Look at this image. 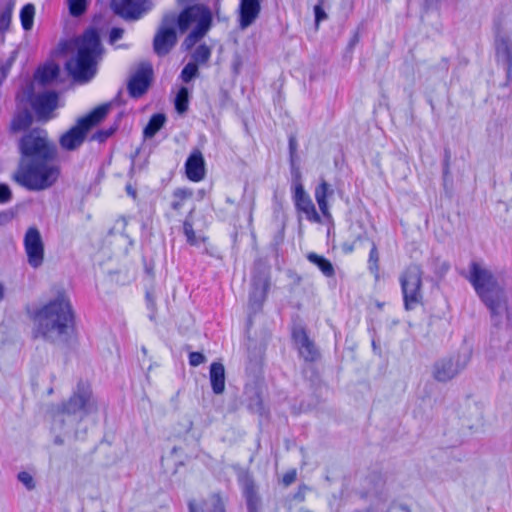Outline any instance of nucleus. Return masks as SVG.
Here are the masks:
<instances>
[{
  "mask_svg": "<svg viewBox=\"0 0 512 512\" xmlns=\"http://www.w3.org/2000/svg\"><path fill=\"white\" fill-rule=\"evenodd\" d=\"M468 280L490 311L491 323L494 329L491 331L490 347L486 354L489 359H493L496 357L493 350L499 348L498 330L504 320L509 317L507 295L494 274L490 270L482 268L475 261L470 263Z\"/></svg>",
  "mask_w": 512,
  "mask_h": 512,
  "instance_id": "1",
  "label": "nucleus"
},
{
  "mask_svg": "<svg viewBox=\"0 0 512 512\" xmlns=\"http://www.w3.org/2000/svg\"><path fill=\"white\" fill-rule=\"evenodd\" d=\"M34 336L50 342L66 339L74 326V313L63 289H57L53 298L34 314Z\"/></svg>",
  "mask_w": 512,
  "mask_h": 512,
  "instance_id": "2",
  "label": "nucleus"
},
{
  "mask_svg": "<svg viewBox=\"0 0 512 512\" xmlns=\"http://www.w3.org/2000/svg\"><path fill=\"white\" fill-rule=\"evenodd\" d=\"M77 55L67 62V70L79 82H87L96 74V66L102 55L98 32L91 28L76 40Z\"/></svg>",
  "mask_w": 512,
  "mask_h": 512,
  "instance_id": "3",
  "label": "nucleus"
},
{
  "mask_svg": "<svg viewBox=\"0 0 512 512\" xmlns=\"http://www.w3.org/2000/svg\"><path fill=\"white\" fill-rule=\"evenodd\" d=\"M60 169L54 160L19 162L14 180L30 191H43L55 184Z\"/></svg>",
  "mask_w": 512,
  "mask_h": 512,
  "instance_id": "4",
  "label": "nucleus"
},
{
  "mask_svg": "<svg viewBox=\"0 0 512 512\" xmlns=\"http://www.w3.org/2000/svg\"><path fill=\"white\" fill-rule=\"evenodd\" d=\"M93 408L91 390L88 384L80 382L73 396L54 414L53 429L60 431L66 420L73 424L78 414H86Z\"/></svg>",
  "mask_w": 512,
  "mask_h": 512,
  "instance_id": "5",
  "label": "nucleus"
},
{
  "mask_svg": "<svg viewBox=\"0 0 512 512\" xmlns=\"http://www.w3.org/2000/svg\"><path fill=\"white\" fill-rule=\"evenodd\" d=\"M21 158L19 162L54 160L56 147L48 140L47 132L34 129L23 136L19 142Z\"/></svg>",
  "mask_w": 512,
  "mask_h": 512,
  "instance_id": "6",
  "label": "nucleus"
},
{
  "mask_svg": "<svg viewBox=\"0 0 512 512\" xmlns=\"http://www.w3.org/2000/svg\"><path fill=\"white\" fill-rule=\"evenodd\" d=\"M113 105L114 102L102 104L78 119L76 125L61 136V147L70 151L77 149L84 142L87 132L106 117Z\"/></svg>",
  "mask_w": 512,
  "mask_h": 512,
  "instance_id": "7",
  "label": "nucleus"
},
{
  "mask_svg": "<svg viewBox=\"0 0 512 512\" xmlns=\"http://www.w3.org/2000/svg\"><path fill=\"white\" fill-rule=\"evenodd\" d=\"M269 288V268L261 260H257L254 262L251 277V290L249 292L247 317L248 327L252 325L253 317L262 310Z\"/></svg>",
  "mask_w": 512,
  "mask_h": 512,
  "instance_id": "8",
  "label": "nucleus"
},
{
  "mask_svg": "<svg viewBox=\"0 0 512 512\" xmlns=\"http://www.w3.org/2000/svg\"><path fill=\"white\" fill-rule=\"evenodd\" d=\"M183 9L179 14L168 12L172 15L174 23L177 25L180 33H185L189 28H201L210 30L213 23V15L210 8L204 4L194 3L192 5H182Z\"/></svg>",
  "mask_w": 512,
  "mask_h": 512,
  "instance_id": "9",
  "label": "nucleus"
},
{
  "mask_svg": "<svg viewBox=\"0 0 512 512\" xmlns=\"http://www.w3.org/2000/svg\"><path fill=\"white\" fill-rule=\"evenodd\" d=\"M422 274L423 272L419 265L411 264L399 277L404 308L407 311L414 310L423 303Z\"/></svg>",
  "mask_w": 512,
  "mask_h": 512,
  "instance_id": "10",
  "label": "nucleus"
},
{
  "mask_svg": "<svg viewBox=\"0 0 512 512\" xmlns=\"http://www.w3.org/2000/svg\"><path fill=\"white\" fill-rule=\"evenodd\" d=\"M472 349L462 346L456 354L439 359L434 364L433 375L439 382H447L466 368L471 360Z\"/></svg>",
  "mask_w": 512,
  "mask_h": 512,
  "instance_id": "11",
  "label": "nucleus"
},
{
  "mask_svg": "<svg viewBox=\"0 0 512 512\" xmlns=\"http://www.w3.org/2000/svg\"><path fill=\"white\" fill-rule=\"evenodd\" d=\"M494 34L496 61L504 67L507 85L512 80V39L504 32L502 16L494 20Z\"/></svg>",
  "mask_w": 512,
  "mask_h": 512,
  "instance_id": "12",
  "label": "nucleus"
},
{
  "mask_svg": "<svg viewBox=\"0 0 512 512\" xmlns=\"http://www.w3.org/2000/svg\"><path fill=\"white\" fill-rule=\"evenodd\" d=\"M177 25L172 15L165 13L153 38V51L157 56H166L177 43Z\"/></svg>",
  "mask_w": 512,
  "mask_h": 512,
  "instance_id": "13",
  "label": "nucleus"
},
{
  "mask_svg": "<svg viewBox=\"0 0 512 512\" xmlns=\"http://www.w3.org/2000/svg\"><path fill=\"white\" fill-rule=\"evenodd\" d=\"M154 70L149 61L140 62L133 73H130V98L140 99L152 86Z\"/></svg>",
  "mask_w": 512,
  "mask_h": 512,
  "instance_id": "14",
  "label": "nucleus"
},
{
  "mask_svg": "<svg viewBox=\"0 0 512 512\" xmlns=\"http://www.w3.org/2000/svg\"><path fill=\"white\" fill-rule=\"evenodd\" d=\"M291 339L298 350L299 356L305 362L313 363L320 359V351L315 342L310 339L307 329L303 325L293 326Z\"/></svg>",
  "mask_w": 512,
  "mask_h": 512,
  "instance_id": "15",
  "label": "nucleus"
},
{
  "mask_svg": "<svg viewBox=\"0 0 512 512\" xmlns=\"http://www.w3.org/2000/svg\"><path fill=\"white\" fill-rule=\"evenodd\" d=\"M237 480L246 503L247 512H262L263 501L253 475L244 471L238 475Z\"/></svg>",
  "mask_w": 512,
  "mask_h": 512,
  "instance_id": "16",
  "label": "nucleus"
},
{
  "mask_svg": "<svg viewBox=\"0 0 512 512\" xmlns=\"http://www.w3.org/2000/svg\"><path fill=\"white\" fill-rule=\"evenodd\" d=\"M24 249L28 264L39 268L44 262V243L40 231L36 227H29L24 236Z\"/></svg>",
  "mask_w": 512,
  "mask_h": 512,
  "instance_id": "17",
  "label": "nucleus"
},
{
  "mask_svg": "<svg viewBox=\"0 0 512 512\" xmlns=\"http://www.w3.org/2000/svg\"><path fill=\"white\" fill-rule=\"evenodd\" d=\"M386 477L378 470L370 471L362 480V490L359 491L361 498L365 499L374 496L381 501L387 499Z\"/></svg>",
  "mask_w": 512,
  "mask_h": 512,
  "instance_id": "18",
  "label": "nucleus"
},
{
  "mask_svg": "<svg viewBox=\"0 0 512 512\" xmlns=\"http://www.w3.org/2000/svg\"><path fill=\"white\" fill-rule=\"evenodd\" d=\"M243 396L244 403H246V407L250 413L258 414L260 417L268 414L263 403L262 386L257 381L247 383L244 386Z\"/></svg>",
  "mask_w": 512,
  "mask_h": 512,
  "instance_id": "19",
  "label": "nucleus"
},
{
  "mask_svg": "<svg viewBox=\"0 0 512 512\" xmlns=\"http://www.w3.org/2000/svg\"><path fill=\"white\" fill-rule=\"evenodd\" d=\"M188 512H227L226 501L220 492H214L197 502L191 499L187 503Z\"/></svg>",
  "mask_w": 512,
  "mask_h": 512,
  "instance_id": "20",
  "label": "nucleus"
},
{
  "mask_svg": "<svg viewBox=\"0 0 512 512\" xmlns=\"http://www.w3.org/2000/svg\"><path fill=\"white\" fill-rule=\"evenodd\" d=\"M292 198L294 201L295 208L298 212H302L306 215V218L310 222L320 223L321 217L316 211L315 205L313 204L310 196L304 189V186H298L296 190L292 191Z\"/></svg>",
  "mask_w": 512,
  "mask_h": 512,
  "instance_id": "21",
  "label": "nucleus"
},
{
  "mask_svg": "<svg viewBox=\"0 0 512 512\" xmlns=\"http://www.w3.org/2000/svg\"><path fill=\"white\" fill-rule=\"evenodd\" d=\"M205 167L206 163L202 152L197 148L193 149L184 164L186 177L192 182L203 180L206 174Z\"/></svg>",
  "mask_w": 512,
  "mask_h": 512,
  "instance_id": "22",
  "label": "nucleus"
},
{
  "mask_svg": "<svg viewBox=\"0 0 512 512\" xmlns=\"http://www.w3.org/2000/svg\"><path fill=\"white\" fill-rule=\"evenodd\" d=\"M261 12V0H240L238 6V27L245 30L250 27Z\"/></svg>",
  "mask_w": 512,
  "mask_h": 512,
  "instance_id": "23",
  "label": "nucleus"
},
{
  "mask_svg": "<svg viewBox=\"0 0 512 512\" xmlns=\"http://www.w3.org/2000/svg\"><path fill=\"white\" fill-rule=\"evenodd\" d=\"M32 107L39 119H50L51 113L58 107V95L55 92L39 94L32 100Z\"/></svg>",
  "mask_w": 512,
  "mask_h": 512,
  "instance_id": "24",
  "label": "nucleus"
},
{
  "mask_svg": "<svg viewBox=\"0 0 512 512\" xmlns=\"http://www.w3.org/2000/svg\"><path fill=\"white\" fill-rule=\"evenodd\" d=\"M210 383L214 394H222L225 390V368L220 362H213L210 365Z\"/></svg>",
  "mask_w": 512,
  "mask_h": 512,
  "instance_id": "25",
  "label": "nucleus"
},
{
  "mask_svg": "<svg viewBox=\"0 0 512 512\" xmlns=\"http://www.w3.org/2000/svg\"><path fill=\"white\" fill-rule=\"evenodd\" d=\"M306 258L310 263L315 265L325 277L331 278L335 276L334 265L328 258L315 252H309Z\"/></svg>",
  "mask_w": 512,
  "mask_h": 512,
  "instance_id": "26",
  "label": "nucleus"
},
{
  "mask_svg": "<svg viewBox=\"0 0 512 512\" xmlns=\"http://www.w3.org/2000/svg\"><path fill=\"white\" fill-rule=\"evenodd\" d=\"M154 6L152 0H130V22L142 19L153 10Z\"/></svg>",
  "mask_w": 512,
  "mask_h": 512,
  "instance_id": "27",
  "label": "nucleus"
},
{
  "mask_svg": "<svg viewBox=\"0 0 512 512\" xmlns=\"http://www.w3.org/2000/svg\"><path fill=\"white\" fill-rule=\"evenodd\" d=\"M59 74V67L54 63H49L39 68L35 74V80L40 84H48L52 82Z\"/></svg>",
  "mask_w": 512,
  "mask_h": 512,
  "instance_id": "28",
  "label": "nucleus"
},
{
  "mask_svg": "<svg viewBox=\"0 0 512 512\" xmlns=\"http://www.w3.org/2000/svg\"><path fill=\"white\" fill-rule=\"evenodd\" d=\"M166 122V116L163 113L153 114L145 128L143 129V135L145 138H152L155 134L164 126Z\"/></svg>",
  "mask_w": 512,
  "mask_h": 512,
  "instance_id": "29",
  "label": "nucleus"
},
{
  "mask_svg": "<svg viewBox=\"0 0 512 512\" xmlns=\"http://www.w3.org/2000/svg\"><path fill=\"white\" fill-rule=\"evenodd\" d=\"M190 91L186 86H181L174 98V107L178 114H185L189 108Z\"/></svg>",
  "mask_w": 512,
  "mask_h": 512,
  "instance_id": "30",
  "label": "nucleus"
},
{
  "mask_svg": "<svg viewBox=\"0 0 512 512\" xmlns=\"http://www.w3.org/2000/svg\"><path fill=\"white\" fill-rule=\"evenodd\" d=\"M32 123V115L28 110H23L17 113L12 122H11V130L13 132H20L26 130Z\"/></svg>",
  "mask_w": 512,
  "mask_h": 512,
  "instance_id": "31",
  "label": "nucleus"
},
{
  "mask_svg": "<svg viewBox=\"0 0 512 512\" xmlns=\"http://www.w3.org/2000/svg\"><path fill=\"white\" fill-rule=\"evenodd\" d=\"M212 50L205 43L200 44L196 47V49L191 54V62L195 63L198 66L206 65L211 58Z\"/></svg>",
  "mask_w": 512,
  "mask_h": 512,
  "instance_id": "32",
  "label": "nucleus"
},
{
  "mask_svg": "<svg viewBox=\"0 0 512 512\" xmlns=\"http://www.w3.org/2000/svg\"><path fill=\"white\" fill-rule=\"evenodd\" d=\"M255 206V193L248 192V184L246 183L243 190V195L240 202L237 204L238 210H247L249 221H252V213Z\"/></svg>",
  "mask_w": 512,
  "mask_h": 512,
  "instance_id": "33",
  "label": "nucleus"
},
{
  "mask_svg": "<svg viewBox=\"0 0 512 512\" xmlns=\"http://www.w3.org/2000/svg\"><path fill=\"white\" fill-rule=\"evenodd\" d=\"M209 30H203L199 28H192L189 34L185 37L182 42V48L184 50H190L196 43L206 36Z\"/></svg>",
  "mask_w": 512,
  "mask_h": 512,
  "instance_id": "34",
  "label": "nucleus"
},
{
  "mask_svg": "<svg viewBox=\"0 0 512 512\" xmlns=\"http://www.w3.org/2000/svg\"><path fill=\"white\" fill-rule=\"evenodd\" d=\"M299 161L289 159L290 174H291V191L296 190L297 187L304 186L302 183V173L299 166Z\"/></svg>",
  "mask_w": 512,
  "mask_h": 512,
  "instance_id": "35",
  "label": "nucleus"
},
{
  "mask_svg": "<svg viewBox=\"0 0 512 512\" xmlns=\"http://www.w3.org/2000/svg\"><path fill=\"white\" fill-rule=\"evenodd\" d=\"M67 6L72 17H80L87 10L88 0H67Z\"/></svg>",
  "mask_w": 512,
  "mask_h": 512,
  "instance_id": "36",
  "label": "nucleus"
},
{
  "mask_svg": "<svg viewBox=\"0 0 512 512\" xmlns=\"http://www.w3.org/2000/svg\"><path fill=\"white\" fill-rule=\"evenodd\" d=\"M35 9L32 4L25 5L20 13L21 23L24 30H30L33 26Z\"/></svg>",
  "mask_w": 512,
  "mask_h": 512,
  "instance_id": "37",
  "label": "nucleus"
},
{
  "mask_svg": "<svg viewBox=\"0 0 512 512\" xmlns=\"http://www.w3.org/2000/svg\"><path fill=\"white\" fill-rule=\"evenodd\" d=\"M199 76V66L189 61L182 69L180 78L184 83H190Z\"/></svg>",
  "mask_w": 512,
  "mask_h": 512,
  "instance_id": "38",
  "label": "nucleus"
},
{
  "mask_svg": "<svg viewBox=\"0 0 512 512\" xmlns=\"http://www.w3.org/2000/svg\"><path fill=\"white\" fill-rule=\"evenodd\" d=\"M192 214V211L186 217L183 222V233L186 236V241L191 246H197L199 244V238L196 236L195 231L193 229V224L189 219V216Z\"/></svg>",
  "mask_w": 512,
  "mask_h": 512,
  "instance_id": "39",
  "label": "nucleus"
},
{
  "mask_svg": "<svg viewBox=\"0 0 512 512\" xmlns=\"http://www.w3.org/2000/svg\"><path fill=\"white\" fill-rule=\"evenodd\" d=\"M432 269L435 275L442 278L450 270V264L447 261H442L439 257H436L432 261Z\"/></svg>",
  "mask_w": 512,
  "mask_h": 512,
  "instance_id": "40",
  "label": "nucleus"
},
{
  "mask_svg": "<svg viewBox=\"0 0 512 512\" xmlns=\"http://www.w3.org/2000/svg\"><path fill=\"white\" fill-rule=\"evenodd\" d=\"M111 8L115 14L128 19V0H111Z\"/></svg>",
  "mask_w": 512,
  "mask_h": 512,
  "instance_id": "41",
  "label": "nucleus"
},
{
  "mask_svg": "<svg viewBox=\"0 0 512 512\" xmlns=\"http://www.w3.org/2000/svg\"><path fill=\"white\" fill-rule=\"evenodd\" d=\"M333 194V190L330 185L323 180L316 188H315V199L316 200H327L329 196Z\"/></svg>",
  "mask_w": 512,
  "mask_h": 512,
  "instance_id": "42",
  "label": "nucleus"
},
{
  "mask_svg": "<svg viewBox=\"0 0 512 512\" xmlns=\"http://www.w3.org/2000/svg\"><path fill=\"white\" fill-rule=\"evenodd\" d=\"M363 22L360 23V25L356 28V30L353 32L351 38L349 39V42L347 44V47H346V54H352L353 53V50L354 48L356 47V45L359 43L360 41V32L361 30L363 29Z\"/></svg>",
  "mask_w": 512,
  "mask_h": 512,
  "instance_id": "43",
  "label": "nucleus"
},
{
  "mask_svg": "<svg viewBox=\"0 0 512 512\" xmlns=\"http://www.w3.org/2000/svg\"><path fill=\"white\" fill-rule=\"evenodd\" d=\"M378 261H379L378 251H377L375 244H373V246L369 252L368 263H369V270L376 274L379 270Z\"/></svg>",
  "mask_w": 512,
  "mask_h": 512,
  "instance_id": "44",
  "label": "nucleus"
},
{
  "mask_svg": "<svg viewBox=\"0 0 512 512\" xmlns=\"http://www.w3.org/2000/svg\"><path fill=\"white\" fill-rule=\"evenodd\" d=\"M314 18H315V25L316 27L319 26V24L324 21L325 19H327V13L325 12L324 10V7H323V1L322 0H319L317 2V4L314 6Z\"/></svg>",
  "mask_w": 512,
  "mask_h": 512,
  "instance_id": "45",
  "label": "nucleus"
},
{
  "mask_svg": "<svg viewBox=\"0 0 512 512\" xmlns=\"http://www.w3.org/2000/svg\"><path fill=\"white\" fill-rule=\"evenodd\" d=\"M450 161H451V150L448 147L444 148L443 162H442V174L444 181L450 174Z\"/></svg>",
  "mask_w": 512,
  "mask_h": 512,
  "instance_id": "46",
  "label": "nucleus"
},
{
  "mask_svg": "<svg viewBox=\"0 0 512 512\" xmlns=\"http://www.w3.org/2000/svg\"><path fill=\"white\" fill-rule=\"evenodd\" d=\"M288 149H289V159L299 161V157L297 154L298 142H297V138L294 134H290L288 137Z\"/></svg>",
  "mask_w": 512,
  "mask_h": 512,
  "instance_id": "47",
  "label": "nucleus"
},
{
  "mask_svg": "<svg viewBox=\"0 0 512 512\" xmlns=\"http://www.w3.org/2000/svg\"><path fill=\"white\" fill-rule=\"evenodd\" d=\"M189 365L192 367H197L200 364L206 362V356L202 352L192 351L188 355Z\"/></svg>",
  "mask_w": 512,
  "mask_h": 512,
  "instance_id": "48",
  "label": "nucleus"
},
{
  "mask_svg": "<svg viewBox=\"0 0 512 512\" xmlns=\"http://www.w3.org/2000/svg\"><path fill=\"white\" fill-rule=\"evenodd\" d=\"M145 300H146V306L151 311L149 318L150 320H153L155 317V311H156V302L154 299L153 292L149 289L145 292Z\"/></svg>",
  "mask_w": 512,
  "mask_h": 512,
  "instance_id": "49",
  "label": "nucleus"
},
{
  "mask_svg": "<svg viewBox=\"0 0 512 512\" xmlns=\"http://www.w3.org/2000/svg\"><path fill=\"white\" fill-rule=\"evenodd\" d=\"M10 22L11 10L10 8H6L0 13V31L5 32L9 28Z\"/></svg>",
  "mask_w": 512,
  "mask_h": 512,
  "instance_id": "50",
  "label": "nucleus"
},
{
  "mask_svg": "<svg viewBox=\"0 0 512 512\" xmlns=\"http://www.w3.org/2000/svg\"><path fill=\"white\" fill-rule=\"evenodd\" d=\"M18 480L28 489L32 490L35 487L34 479L32 475L28 472H20L18 474Z\"/></svg>",
  "mask_w": 512,
  "mask_h": 512,
  "instance_id": "51",
  "label": "nucleus"
},
{
  "mask_svg": "<svg viewBox=\"0 0 512 512\" xmlns=\"http://www.w3.org/2000/svg\"><path fill=\"white\" fill-rule=\"evenodd\" d=\"M12 198V193L8 185L0 184V203H8Z\"/></svg>",
  "mask_w": 512,
  "mask_h": 512,
  "instance_id": "52",
  "label": "nucleus"
},
{
  "mask_svg": "<svg viewBox=\"0 0 512 512\" xmlns=\"http://www.w3.org/2000/svg\"><path fill=\"white\" fill-rule=\"evenodd\" d=\"M193 195L192 190L188 188H177L173 192V197L180 200H185Z\"/></svg>",
  "mask_w": 512,
  "mask_h": 512,
  "instance_id": "53",
  "label": "nucleus"
},
{
  "mask_svg": "<svg viewBox=\"0 0 512 512\" xmlns=\"http://www.w3.org/2000/svg\"><path fill=\"white\" fill-rule=\"evenodd\" d=\"M296 476H297V473H296V470L295 469H292V470H289L287 471L283 477H282V483L285 485V486H289L291 485L295 480H296Z\"/></svg>",
  "mask_w": 512,
  "mask_h": 512,
  "instance_id": "54",
  "label": "nucleus"
},
{
  "mask_svg": "<svg viewBox=\"0 0 512 512\" xmlns=\"http://www.w3.org/2000/svg\"><path fill=\"white\" fill-rule=\"evenodd\" d=\"M125 30L122 28H113L110 32L109 42L114 44L116 41L121 39L124 35Z\"/></svg>",
  "mask_w": 512,
  "mask_h": 512,
  "instance_id": "55",
  "label": "nucleus"
},
{
  "mask_svg": "<svg viewBox=\"0 0 512 512\" xmlns=\"http://www.w3.org/2000/svg\"><path fill=\"white\" fill-rule=\"evenodd\" d=\"M316 201H317V204H318L319 209H320L321 213L323 214V216L325 218L330 219L331 218V214L329 212L328 201L327 200H316Z\"/></svg>",
  "mask_w": 512,
  "mask_h": 512,
  "instance_id": "56",
  "label": "nucleus"
},
{
  "mask_svg": "<svg viewBox=\"0 0 512 512\" xmlns=\"http://www.w3.org/2000/svg\"><path fill=\"white\" fill-rule=\"evenodd\" d=\"M14 61V57L12 56L7 65L4 66V65H0V84L2 83V81L6 78L7 76V73H8V70L10 68V66L12 65V62Z\"/></svg>",
  "mask_w": 512,
  "mask_h": 512,
  "instance_id": "57",
  "label": "nucleus"
},
{
  "mask_svg": "<svg viewBox=\"0 0 512 512\" xmlns=\"http://www.w3.org/2000/svg\"><path fill=\"white\" fill-rule=\"evenodd\" d=\"M440 1L441 0H423V10L427 12L430 9L437 8Z\"/></svg>",
  "mask_w": 512,
  "mask_h": 512,
  "instance_id": "58",
  "label": "nucleus"
},
{
  "mask_svg": "<svg viewBox=\"0 0 512 512\" xmlns=\"http://www.w3.org/2000/svg\"><path fill=\"white\" fill-rule=\"evenodd\" d=\"M228 403H230V404H229V408H228V409H229V411H230V412H234V411H236V410L239 408V405H240L241 403H244V399H243V400H241V399H239V398L235 395V397H234L233 399L229 400V402H228Z\"/></svg>",
  "mask_w": 512,
  "mask_h": 512,
  "instance_id": "59",
  "label": "nucleus"
},
{
  "mask_svg": "<svg viewBox=\"0 0 512 512\" xmlns=\"http://www.w3.org/2000/svg\"><path fill=\"white\" fill-rule=\"evenodd\" d=\"M144 270H145V273L151 278L153 279L154 278V264L152 261L150 262H147L145 259H144Z\"/></svg>",
  "mask_w": 512,
  "mask_h": 512,
  "instance_id": "60",
  "label": "nucleus"
},
{
  "mask_svg": "<svg viewBox=\"0 0 512 512\" xmlns=\"http://www.w3.org/2000/svg\"><path fill=\"white\" fill-rule=\"evenodd\" d=\"M288 276L293 280L295 285H299L302 281V277L294 271L289 270Z\"/></svg>",
  "mask_w": 512,
  "mask_h": 512,
  "instance_id": "61",
  "label": "nucleus"
},
{
  "mask_svg": "<svg viewBox=\"0 0 512 512\" xmlns=\"http://www.w3.org/2000/svg\"><path fill=\"white\" fill-rule=\"evenodd\" d=\"M439 69L443 70L444 72H447L449 69V59L446 57H443L438 65Z\"/></svg>",
  "mask_w": 512,
  "mask_h": 512,
  "instance_id": "62",
  "label": "nucleus"
},
{
  "mask_svg": "<svg viewBox=\"0 0 512 512\" xmlns=\"http://www.w3.org/2000/svg\"><path fill=\"white\" fill-rule=\"evenodd\" d=\"M182 206H183V203H182V200H180V199L175 200L171 203V208L176 211L180 210L182 208Z\"/></svg>",
  "mask_w": 512,
  "mask_h": 512,
  "instance_id": "63",
  "label": "nucleus"
},
{
  "mask_svg": "<svg viewBox=\"0 0 512 512\" xmlns=\"http://www.w3.org/2000/svg\"><path fill=\"white\" fill-rule=\"evenodd\" d=\"M9 220H10L9 214H7L5 212L0 213V225L3 224L4 222H8Z\"/></svg>",
  "mask_w": 512,
  "mask_h": 512,
  "instance_id": "64",
  "label": "nucleus"
}]
</instances>
